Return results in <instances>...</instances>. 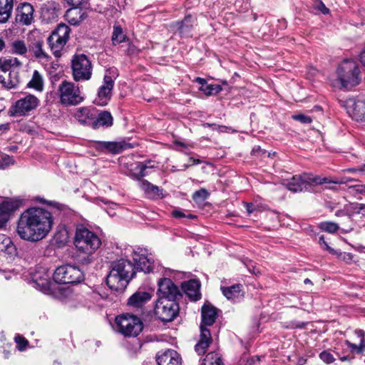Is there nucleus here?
<instances>
[{
	"label": "nucleus",
	"mask_w": 365,
	"mask_h": 365,
	"mask_svg": "<svg viewBox=\"0 0 365 365\" xmlns=\"http://www.w3.org/2000/svg\"><path fill=\"white\" fill-rule=\"evenodd\" d=\"M133 259L134 264L124 259L114 262L112 264L110 272L106 278V284L110 289L115 292H123L135 274L134 269L145 273L160 271L161 266L158 262H155L151 257L134 252Z\"/></svg>",
	"instance_id": "f257e3e1"
},
{
	"label": "nucleus",
	"mask_w": 365,
	"mask_h": 365,
	"mask_svg": "<svg viewBox=\"0 0 365 365\" xmlns=\"http://www.w3.org/2000/svg\"><path fill=\"white\" fill-rule=\"evenodd\" d=\"M53 225V215L48 210L30 207L20 215L16 225V232L21 239L36 242L44 239Z\"/></svg>",
	"instance_id": "f03ea898"
},
{
	"label": "nucleus",
	"mask_w": 365,
	"mask_h": 365,
	"mask_svg": "<svg viewBox=\"0 0 365 365\" xmlns=\"http://www.w3.org/2000/svg\"><path fill=\"white\" fill-rule=\"evenodd\" d=\"M337 79L331 82V85L337 88H351L359 83V70L355 61H344L338 67Z\"/></svg>",
	"instance_id": "7ed1b4c3"
},
{
	"label": "nucleus",
	"mask_w": 365,
	"mask_h": 365,
	"mask_svg": "<svg viewBox=\"0 0 365 365\" xmlns=\"http://www.w3.org/2000/svg\"><path fill=\"white\" fill-rule=\"evenodd\" d=\"M74 245L78 251L90 255L100 247L101 240L94 232L83 225H78L76 229Z\"/></svg>",
	"instance_id": "20e7f679"
},
{
	"label": "nucleus",
	"mask_w": 365,
	"mask_h": 365,
	"mask_svg": "<svg viewBox=\"0 0 365 365\" xmlns=\"http://www.w3.org/2000/svg\"><path fill=\"white\" fill-rule=\"evenodd\" d=\"M347 180L338 179H330L329 178H321L314 176L310 174H303L301 175H294L287 182V187L289 190L297 192L309 190L312 185H322L324 183L341 184Z\"/></svg>",
	"instance_id": "39448f33"
},
{
	"label": "nucleus",
	"mask_w": 365,
	"mask_h": 365,
	"mask_svg": "<svg viewBox=\"0 0 365 365\" xmlns=\"http://www.w3.org/2000/svg\"><path fill=\"white\" fill-rule=\"evenodd\" d=\"M31 277L34 286L41 292L54 297L60 296L61 289L54 281L51 280V273L46 268L38 267L31 273Z\"/></svg>",
	"instance_id": "423d86ee"
},
{
	"label": "nucleus",
	"mask_w": 365,
	"mask_h": 365,
	"mask_svg": "<svg viewBox=\"0 0 365 365\" xmlns=\"http://www.w3.org/2000/svg\"><path fill=\"white\" fill-rule=\"evenodd\" d=\"M71 29L66 24H59L47 38L49 48L56 58H60L69 38Z\"/></svg>",
	"instance_id": "0eeeda50"
},
{
	"label": "nucleus",
	"mask_w": 365,
	"mask_h": 365,
	"mask_svg": "<svg viewBox=\"0 0 365 365\" xmlns=\"http://www.w3.org/2000/svg\"><path fill=\"white\" fill-rule=\"evenodd\" d=\"M115 324L118 331L128 337L137 336L143 328L140 318L128 314L116 317Z\"/></svg>",
	"instance_id": "6e6552de"
},
{
	"label": "nucleus",
	"mask_w": 365,
	"mask_h": 365,
	"mask_svg": "<svg viewBox=\"0 0 365 365\" xmlns=\"http://www.w3.org/2000/svg\"><path fill=\"white\" fill-rule=\"evenodd\" d=\"M56 284H76L84 279L83 272L78 267L65 264L56 269L53 274Z\"/></svg>",
	"instance_id": "1a4fd4ad"
},
{
	"label": "nucleus",
	"mask_w": 365,
	"mask_h": 365,
	"mask_svg": "<svg viewBox=\"0 0 365 365\" xmlns=\"http://www.w3.org/2000/svg\"><path fill=\"white\" fill-rule=\"evenodd\" d=\"M118 74L115 68H110L106 71L103 78V84L99 87L97 96L94 103L100 106H106L112 96V91L114 87V81Z\"/></svg>",
	"instance_id": "9d476101"
},
{
	"label": "nucleus",
	"mask_w": 365,
	"mask_h": 365,
	"mask_svg": "<svg viewBox=\"0 0 365 365\" xmlns=\"http://www.w3.org/2000/svg\"><path fill=\"white\" fill-rule=\"evenodd\" d=\"M58 95L61 104L64 106H76L83 100L79 88L71 82L63 81L58 88Z\"/></svg>",
	"instance_id": "9b49d317"
},
{
	"label": "nucleus",
	"mask_w": 365,
	"mask_h": 365,
	"mask_svg": "<svg viewBox=\"0 0 365 365\" xmlns=\"http://www.w3.org/2000/svg\"><path fill=\"white\" fill-rule=\"evenodd\" d=\"M179 307L175 300L158 298L156 301L154 313L163 322L173 321L178 314Z\"/></svg>",
	"instance_id": "f8f14e48"
},
{
	"label": "nucleus",
	"mask_w": 365,
	"mask_h": 365,
	"mask_svg": "<svg viewBox=\"0 0 365 365\" xmlns=\"http://www.w3.org/2000/svg\"><path fill=\"white\" fill-rule=\"evenodd\" d=\"M72 71L75 81L89 80L92 74L91 63L84 54L76 55L72 60Z\"/></svg>",
	"instance_id": "ddd939ff"
},
{
	"label": "nucleus",
	"mask_w": 365,
	"mask_h": 365,
	"mask_svg": "<svg viewBox=\"0 0 365 365\" xmlns=\"http://www.w3.org/2000/svg\"><path fill=\"white\" fill-rule=\"evenodd\" d=\"M24 205V200L21 198L5 199L0 197V229L6 225L11 213Z\"/></svg>",
	"instance_id": "4468645a"
},
{
	"label": "nucleus",
	"mask_w": 365,
	"mask_h": 365,
	"mask_svg": "<svg viewBox=\"0 0 365 365\" xmlns=\"http://www.w3.org/2000/svg\"><path fill=\"white\" fill-rule=\"evenodd\" d=\"M39 104V100L34 95L29 94L16 101L13 106L14 115H25L34 110Z\"/></svg>",
	"instance_id": "2eb2a0df"
},
{
	"label": "nucleus",
	"mask_w": 365,
	"mask_h": 365,
	"mask_svg": "<svg viewBox=\"0 0 365 365\" xmlns=\"http://www.w3.org/2000/svg\"><path fill=\"white\" fill-rule=\"evenodd\" d=\"M158 298H166L167 299L175 300L180 294L178 287L168 278H162L158 283Z\"/></svg>",
	"instance_id": "dca6fc26"
},
{
	"label": "nucleus",
	"mask_w": 365,
	"mask_h": 365,
	"mask_svg": "<svg viewBox=\"0 0 365 365\" xmlns=\"http://www.w3.org/2000/svg\"><path fill=\"white\" fill-rule=\"evenodd\" d=\"M34 9L29 3H21L16 8V21L24 26L31 25L34 20Z\"/></svg>",
	"instance_id": "f3484780"
},
{
	"label": "nucleus",
	"mask_w": 365,
	"mask_h": 365,
	"mask_svg": "<svg viewBox=\"0 0 365 365\" xmlns=\"http://www.w3.org/2000/svg\"><path fill=\"white\" fill-rule=\"evenodd\" d=\"M347 113L356 121L365 120V101L349 99L346 101Z\"/></svg>",
	"instance_id": "a211bd4d"
},
{
	"label": "nucleus",
	"mask_w": 365,
	"mask_h": 365,
	"mask_svg": "<svg viewBox=\"0 0 365 365\" xmlns=\"http://www.w3.org/2000/svg\"><path fill=\"white\" fill-rule=\"evenodd\" d=\"M158 365H181L180 354L173 349L158 351L155 356Z\"/></svg>",
	"instance_id": "6ab92c4d"
},
{
	"label": "nucleus",
	"mask_w": 365,
	"mask_h": 365,
	"mask_svg": "<svg viewBox=\"0 0 365 365\" xmlns=\"http://www.w3.org/2000/svg\"><path fill=\"white\" fill-rule=\"evenodd\" d=\"M96 114L97 110L95 108L81 107L76 110L74 117L81 124L93 128Z\"/></svg>",
	"instance_id": "aec40b11"
},
{
	"label": "nucleus",
	"mask_w": 365,
	"mask_h": 365,
	"mask_svg": "<svg viewBox=\"0 0 365 365\" xmlns=\"http://www.w3.org/2000/svg\"><path fill=\"white\" fill-rule=\"evenodd\" d=\"M9 53L19 56L24 58H29L30 49L29 45L22 38H16L11 40L8 44Z\"/></svg>",
	"instance_id": "412c9836"
},
{
	"label": "nucleus",
	"mask_w": 365,
	"mask_h": 365,
	"mask_svg": "<svg viewBox=\"0 0 365 365\" xmlns=\"http://www.w3.org/2000/svg\"><path fill=\"white\" fill-rule=\"evenodd\" d=\"M202 322L200 330L202 328L207 329V327L212 326L217 318V309L210 304H205L201 310Z\"/></svg>",
	"instance_id": "4be33fe9"
},
{
	"label": "nucleus",
	"mask_w": 365,
	"mask_h": 365,
	"mask_svg": "<svg viewBox=\"0 0 365 365\" xmlns=\"http://www.w3.org/2000/svg\"><path fill=\"white\" fill-rule=\"evenodd\" d=\"M19 83L17 73L3 69L1 61H0V83L5 88H15Z\"/></svg>",
	"instance_id": "5701e85b"
},
{
	"label": "nucleus",
	"mask_w": 365,
	"mask_h": 365,
	"mask_svg": "<svg viewBox=\"0 0 365 365\" xmlns=\"http://www.w3.org/2000/svg\"><path fill=\"white\" fill-rule=\"evenodd\" d=\"M139 182V187L145 195L151 199H160L163 197V190L143 178Z\"/></svg>",
	"instance_id": "b1692460"
},
{
	"label": "nucleus",
	"mask_w": 365,
	"mask_h": 365,
	"mask_svg": "<svg viewBox=\"0 0 365 365\" xmlns=\"http://www.w3.org/2000/svg\"><path fill=\"white\" fill-rule=\"evenodd\" d=\"M182 288L186 295L192 301H197L200 299V283L197 279H191L182 284Z\"/></svg>",
	"instance_id": "393cba45"
},
{
	"label": "nucleus",
	"mask_w": 365,
	"mask_h": 365,
	"mask_svg": "<svg viewBox=\"0 0 365 365\" xmlns=\"http://www.w3.org/2000/svg\"><path fill=\"white\" fill-rule=\"evenodd\" d=\"M43 41L42 40H37L29 45L30 53H33L34 57L37 60L43 63H48L51 57L43 50Z\"/></svg>",
	"instance_id": "a878e982"
},
{
	"label": "nucleus",
	"mask_w": 365,
	"mask_h": 365,
	"mask_svg": "<svg viewBox=\"0 0 365 365\" xmlns=\"http://www.w3.org/2000/svg\"><path fill=\"white\" fill-rule=\"evenodd\" d=\"M240 284H234L230 287H221L223 295L229 300L235 302L243 297L244 292Z\"/></svg>",
	"instance_id": "bb28decb"
},
{
	"label": "nucleus",
	"mask_w": 365,
	"mask_h": 365,
	"mask_svg": "<svg viewBox=\"0 0 365 365\" xmlns=\"http://www.w3.org/2000/svg\"><path fill=\"white\" fill-rule=\"evenodd\" d=\"M212 341L210 331L208 329H203L200 330V339L199 342L195 345V349L199 354H204L207 349Z\"/></svg>",
	"instance_id": "cd10ccee"
},
{
	"label": "nucleus",
	"mask_w": 365,
	"mask_h": 365,
	"mask_svg": "<svg viewBox=\"0 0 365 365\" xmlns=\"http://www.w3.org/2000/svg\"><path fill=\"white\" fill-rule=\"evenodd\" d=\"M151 294L148 292H136L128 301V304L135 308L143 307L145 303L150 301Z\"/></svg>",
	"instance_id": "c85d7f7f"
},
{
	"label": "nucleus",
	"mask_w": 365,
	"mask_h": 365,
	"mask_svg": "<svg viewBox=\"0 0 365 365\" xmlns=\"http://www.w3.org/2000/svg\"><path fill=\"white\" fill-rule=\"evenodd\" d=\"M113 124V117L108 111H101L96 114V119H94L93 128L98 129L100 127H109Z\"/></svg>",
	"instance_id": "c756f323"
},
{
	"label": "nucleus",
	"mask_w": 365,
	"mask_h": 365,
	"mask_svg": "<svg viewBox=\"0 0 365 365\" xmlns=\"http://www.w3.org/2000/svg\"><path fill=\"white\" fill-rule=\"evenodd\" d=\"M66 12L65 17L71 25H78L84 19V12L78 6H74Z\"/></svg>",
	"instance_id": "7c9ffc66"
},
{
	"label": "nucleus",
	"mask_w": 365,
	"mask_h": 365,
	"mask_svg": "<svg viewBox=\"0 0 365 365\" xmlns=\"http://www.w3.org/2000/svg\"><path fill=\"white\" fill-rule=\"evenodd\" d=\"M0 252L11 257L16 255V248L11 240L5 235H0Z\"/></svg>",
	"instance_id": "2f4dec72"
},
{
	"label": "nucleus",
	"mask_w": 365,
	"mask_h": 365,
	"mask_svg": "<svg viewBox=\"0 0 365 365\" xmlns=\"http://www.w3.org/2000/svg\"><path fill=\"white\" fill-rule=\"evenodd\" d=\"M14 0H0V23H6L11 16Z\"/></svg>",
	"instance_id": "473e14b6"
},
{
	"label": "nucleus",
	"mask_w": 365,
	"mask_h": 365,
	"mask_svg": "<svg viewBox=\"0 0 365 365\" xmlns=\"http://www.w3.org/2000/svg\"><path fill=\"white\" fill-rule=\"evenodd\" d=\"M195 19L192 16L188 15L182 21L177 22L175 27L181 35H187L191 31Z\"/></svg>",
	"instance_id": "72a5a7b5"
},
{
	"label": "nucleus",
	"mask_w": 365,
	"mask_h": 365,
	"mask_svg": "<svg viewBox=\"0 0 365 365\" xmlns=\"http://www.w3.org/2000/svg\"><path fill=\"white\" fill-rule=\"evenodd\" d=\"M153 168H155V164L152 161L138 163L136 166V170H138L139 172L138 173L133 174V178L136 180H140L141 178L148 175V172L146 170Z\"/></svg>",
	"instance_id": "f704fd0d"
},
{
	"label": "nucleus",
	"mask_w": 365,
	"mask_h": 365,
	"mask_svg": "<svg viewBox=\"0 0 365 365\" xmlns=\"http://www.w3.org/2000/svg\"><path fill=\"white\" fill-rule=\"evenodd\" d=\"M29 88H34L38 91H42L43 89V79L41 74L36 70L33 73L32 78L28 83Z\"/></svg>",
	"instance_id": "c9c22d12"
},
{
	"label": "nucleus",
	"mask_w": 365,
	"mask_h": 365,
	"mask_svg": "<svg viewBox=\"0 0 365 365\" xmlns=\"http://www.w3.org/2000/svg\"><path fill=\"white\" fill-rule=\"evenodd\" d=\"M101 148L106 149L113 154H117L124 150V145L120 143L116 142H100Z\"/></svg>",
	"instance_id": "e433bc0d"
},
{
	"label": "nucleus",
	"mask_w": 365,
	"mask_h": 365,
	"mask_svg": "<svg viewBox=\"0 0 365 365\" xmlns=\"http://www.w3.org/2000/svg\"><path fill=\"white\" fill-rule=\"evenodd\" d=\"M127 40L125 34H124L123 29L119 25H114L113 31L112 34V42L114 45L120 43Z\"/></svg>",
	"instance_id": "4c0bfd02"
},
{
	"label": "nucleus",
	"mask_w": 365,
	"mask_h": 365,
	"mask_svg": "<svg viewBox=\"0 0 365 365\" xmlns=\"http://www.w3.org/2000/svg\"><path fill=\"white\" fill-rule=\"evenodd\" d=\"M202 365H223V362L218 353L210 352L207 354Z\"/></svg>",
	"instance_id": "58836bf2"
},
{
	"label": "nucleus",
	"mask_w": 365,
	"mask_h": 365,
	"mask_svg": "<svg viewBox=\"0 0 365 365\" xmlns=\"http://www.w3.org/2000/svg\"><path fill=\"white\" fill-rule=\"evenodd\" d=\"M206 96L216 95L222 91V87L217 84H206L202 88H200Z\"/></svg>",
	"instance_id": "ea45409f"
},
{
	"label": "nucleus",
	"mask_w": 365,
	"mask_h": 365,
	"mask_svg": "<svg viewBox=\"0 0 365 365\" xmlns=\"http://www.w3.org/2000/svg\"><path fill=\"white\" fill-rule=\"evenodd\" d=\"M3 69L9 70V71L11 68H19L22 66V62L16 57L11 58L4 61H1Z\"/></svg>",
	"instance_id": "a19ab883"
},
{
	"label": "nucleus",
	"mask_w": 365,
	"mask_h": 365,
	"mask_svg": "<svg viewBox=\"0 0 365 365\" xmlns=\"http://www.w3.org/2000/svg\"><path fill=\"white\" fill-rule=\"evenodd\" d=\"M319 227L327 232L334 233L339 230V225L336 223L332 222H324L319 225Z\"/></svg>",
	"instance_id": "79ce46f5"
},
{
	"label": "nucleus",
	"mask_w": 365,
	"mask_h": 365,
	"mask_svg": "<svg viewBox=\"0 0 365 365\" xmlns=\"http://www.w3.org/2000/svg\"><path fill=\"white\" fill-rule=\"evenodd\" d=\"M208 196H209V192H207V190H205V188H201L200 190H197L196 192H195L193 193L192 199L197 202V201L202 202V201H204L205 200H206Z\"/></svg>",
	"instance_id": "37998d69"
},
{
	"label": "nucleus",
	"mask_w": 365,
	"mask_h": 365,
	"mask_svg": "<svg viewBox=\"0 0 365 365\" xmlns=\"http://www.w3.org/2000/svg\"><path fill=\"white\" fill-rule=\"evenodd\" d=\"M333 255H336L339 260L344 261L347 264L350 263L353 260L352 254L349 252H341L335 250V253H333Z\"/></svg>",
	"instance_id": "c03bdc74"
},
{
	"label": "nucleus",
	"mask_w": 365,
	"mask_h": 365,
	"mask_svg": "<svg viewBox=\"0 0 365 365\" xmlns=\"http://www.w3.org/2000/svg\"><path fill=\"white\" fill-rule=\"evenodd\" d=\"M346 344L352 351H356V353H361L365 350L364 339H361L360 344L359 346L352 344L349 341H346Z\"/></svg>",
	"instance_id": "a18cd8bd"
},
{
	"label": "nucleus",
	"mask_w": 365,
	"mask_h": 365,
	"mask_svg": "<svg viewBox=\"0 0 365 365\" xmlns=\"http://www.w3.org/2000/svg\"><path fill=\"white\" fill-rule=\"evenodd\" d=\"M15 341L19 351H24L28 345V341L23 336L17 335L15 336Z\"/></svg>",
	"instance_id": "49530a36"
},
{
	"label": "nucleus",
	"mask_w": 365,
	"mask_h": 365,
	"mask_svg": "<svg viewBox=\"0 0 365 365\" xmlns=\"http://www.w3.org/2000/svg\"><path fill=\"white\" fill-rule=\"evenodd\" d=\"M320 359L327 364L334 362L335 360L334 356L329 351H324L319 354Z\"/></svg>",
	"instance_id": "de8ad7c7"
},
{
	"label": "nucleus",
	"mask_w": 365,
	"mask_h": 365,
	"mask_svg": "<svg viewBox=\"0 0 365 365\" xmlns=\"http://www.w3.org/2000/svg\"><path fill=\"white\" fill-rule=\"evenodd\" d=\"M319 244L322 249L324 250H326L329 252L330 254L333 255V253H335V250L331 248L326 242L324 237L322 235L319 237Z\"/></svg>",
	"instance_id": "09e8293b"
},
{
	"label": "nucleus",
	"mask_w": 365,
	"mask_h": 365,
	"mask_svg": "<svg viewBox=\"0 0 365 365\" xmlns=\"http://www.w3.org/2000/svg\"><path fill=\"white\" fill-rule=\"evenodd\" d=\"M292 118L295 120L299 121L300 123L304 124L311 123L312 121V119L309 116L304 114L294 115H292Z\"/></svg>",
	"instance_id": "8fccbe9b"
},
{
	"label": "nucleus",
	"mask_w": 365,
	"mask_h": 365,
	"mask_svg": "<svg viewBox=\"0 0 365 365\" xmlns=\"http://www.w3.org/2000/svg\"><path fill=\"white\" fill-rule=\"evenodd\" d=\"M315 8L320 11L324 14H327L329 12V9L327 8L324 4L319 0H317L316 1Z\"/></svg>",
	"instance_id": "3c124183"
},
{
	"label": "nucleus",
	"mask_w": 365,
	"mask_h": 365,
	"mask_svg": "<svg viewBox=\"0 0 365 365\" xmlns=\"http://www.w3.org/2000/svg\"><path fill=\"white\" fill-rule=\"evenodd\" d=\"M4 163H0V168L4 169L6 165L14 164V160L9 155H6L3 159Z\"/></svg>",
	"instance_id": "603ef678"
},
{
	"label": "nucleus",
	"mask_w": 365,
	"mask_h": 365,
	"mask_svg": "<svg viewBox=\"0 0 365 365\" xmlns=\"http://www.w3.org/2000/svg\"><path fill=\"white\" fill-rule=\"evenodd\" d=\"M355 207L356 208H359V210L356 211V213L361 214L365 217V204L356 203Z\"/></svg>",
	"instance_id": "864d4df0"
},
{
	"label": "nucleus",
	"mask_w": 365,
	"mask_h": 365,
	"mask_svg": "<svg viewBox=\"0 0 365 365\" xmlns=\"http://www.w3.org/2000/svg\"><path fill=\"white\" fill-rule=\"evenodd\" d=\"M205 126H208V127H210V126H215V127H217V125L215 124H210V123H205L204 125ZM217 128H218V130L221 132H225L227 131V130H231V128H227V127H225V126H223V125H217Z\"/></svg>",
	"instance_id": "5fc2aeb1"
},
{
	"label": "nucleus",
	"mask_w": 365,
	"mask_h": 365,
	"mask_svg": "<svg viewBox=\"0 0 365 365\" xmlns=\"http://www.w3.org/2000/svg\"><path fill=\"white\" fill-rule=\"evenodd\" d=\"M86 1V0H66L68 4H69L72 6H80Z\"/></svg>",
	"instance_id": "6e6d98bb"
},
{
	"label": "nucleus",
	"mask_w": 365,
	"mask_h": 365,
	"mask_svg": "<svg viewBox=\"0 0 365 365\" xmlns=\"http://www.w3.org/2000/svg\"><path fill=\"white\" fill-rule=\"evenodd\" d=\"M173 217H177V218H181V217H185V215L180 210H174L173 212Z\"/></svg>",
	"instance_id": "4d7b16f0"
},
{
	"label": "nucleus",
	"mask_w": 365,
	"mask_h": 365,
	"mask_svg": "<svg viewBox=\"0 0 365 365\" xmlns=\"http://www.w3.org/2000/svg\"><path fill=\"white\" fill-rule=\"evenodd\" d=\"M355 334L357 335L358 337L361 338V339H364V331L363 330H356Z\"/></svg>",
	"instance_id": "13d9d810"
},
{
	"label": "nucleus",
	"mask_w": 365,
	"mask_h": 365,
	"mask_svg": "<svg viewBox=\"0 0 365 365\" xmlns=\"http://www.w3.org/2000/svg\"><path fill=\"white\" fill-rule=\"evenodd\" d=\"M196 81L200 84V88H202L204 85H206L207 84V83L206 82V81L204 79V78H196Z\"/></svg>",
	"instance_id": "bf43d9fd"
},
{
	"label": "nucleus",
	"mask_w": 365,
	"mask_h": 365,
	"mask_svg": "<svg viewBox=\"0 0 365 365\" xmlns=\"http://www.w3.org/2000/svg\"><path fill=\"white\" fill-rule=\"evenodd\" d=\"M360 61L361 63L365 66V49L361 52L360 55Z\"/></svg>",
	"instance_id": "052dcab7"
},
{
	"label": "nucleus",
	"mask_w": 365,
	"mask_h": 365,
	"mask_svg": "<svg viewBox=\"0 0 365 365\" xmlns=\"http://www.w3.org/2000/svg\"><path fill=\"white\" fill-rule=\"evenodd\" d=\"M253 205L252 203H246V209L249 213H252L253 212Z\"/></svg>",
	"instance_id": "680f3d73"
},
{
	"label": "nucleus",
	"mask_w": 365,
	"mask_h": 365,
	"mask_svg": "<svg viewBox=\"0 0 365 365\" xmlns=\"http://www.w3.org/2000/svg\"><path fill=\"white\" fill-rule=\"evenodd\" d=\"M190 160L192 162V165H197L201 163V160H200L198 159H194L192 158H190Z\"/></svg>",
	"instance_id": "e2e57ef3"
},
{
	"label": "nucleus",
	"mask_w": 365,
	"mask_h": 365,
	"mask_svg": "<svg viewBox=\"0 0 365 365\" xmlns=\"http://www.w3.org/2000/svg\"><path fill=\"white\" fill-rule=\"evenodd\" d=\"M4 47H5V42L1 38H0V51H1Z\"/></svg>",
	"instance_id": "0e129e2a"
},
{
	"label": "nucleus",
	"mask_w": 365,
	"mask_h": 365,
	"mask_svg": "<svg viewBox=\"0 0 365 365\" xmlns=\"http://www.w3.org/2000/svg\"><path fill=\"white\" fill-rule=\"evenodd\" d=\"M355 205H356V203H354V204H351V210H352L354 212H356V211H358V210H359V208H356Z\"/></svg>",
	"instance_id": "69168bd1"
},
{
	"label": "nucleus",
	"mask_w": 365,
	"mask_h": 365,
	"mask_svg": "<svg viewBox=\"0 0 365 365\" xmlns=\"http://www.w3.org/2000/svg\"><path fill=\"white\" fill-rule=\"evenodd\" d=\"M255 361V359L254 358H252V359H249V360L247 361V363H248L250 365H252V364H254Z\"/></svg>",
	"instance_id": "338daca9"
},
{
	"label": "nucleus",
	"mask_w": 365,
	"mask_h": 365,
	"mask_svg": "<svg viewBox=\"0 0 365 365\" xmlns=\"http://www.w3.org/2000/svg\"><path fill=\"white\" fill-rule=\"evenodd\" d=\"M259 150H260V148H259V147L254 148L252 149V153H257V152L259 151Z\"/></svg>",
	"instance_id": "774afa93"
}]
</instances>
